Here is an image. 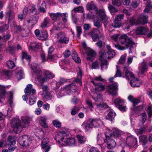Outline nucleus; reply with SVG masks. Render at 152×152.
<instances>
[{
    "mask_svg": "<svg viewBox=\"0 0 152 152\" xmlns=\"http://www.w3.org/2000/svg\"><path fill=\"white\" fill-rule=\"evenodd\" d=\"M69 135L65 132H59L56 135L55 139L60 145L75 146L77 142L74 138L68 137Z\"/></svg>",
    "mask_w": 152,
    "mask_h": 152,
    "instance_id": "obj_1",
    "label": "nucleus"
},
{
    "mask_svg": "<svg viewBox=\"0 0 152 152\" xmlns=\"http://www.w3.org/2000/svg\"><path fill=\"white\" fill-rule=\"evenodd\" d=\"M32 119L29 117L25 116L22 118V124H21L20 121L18 119L13 118L12 119V126L15 134L20 132L22 130L23 128L28 126Z\"/></svg>",
    "mask_w": 152,
    "mask_h": 152,
    "instance_id": "obj_2",
    "label": "nucleus"
},
{
    "mask_svg": "<svg viewBox=\"0 0 152 152\" xmlns=\"http://www.w3.org/2000/svg\"><path fill=\"white\" fill-rule=\"evenodd\" d=\"M120 41L123 46L119 45H115V47L119 50H124L129 48V53H132V50L134 49L133 46L134 42L132 39L124 34L120 37Z\"/></svg>",
    "mask_w": 152,
    "mask_h": 152,
    "instance_id": "obj_3",
    "label": "nucleus"
},
{
    "mask_svg": "<svg viewBox=\"0 0 152 152\" xmlns=\"http://www.w3.org/2000/svg\"><path fill=\"white\" fill-rule=\"evenodd\" d=\"M77 90L74 83H72L67 85L63 88H61L59 91L57 93V96L59 98L66 94H70L75 92Z\"/></svg>",
    "mask_w": 152,
    "mask_h": 152,
    "instance_id": "obj_4",
    "label": "nucleus"
},
{
    "mask_svg": "<svg viewBox=\"0 0 152 152\" xmlns=\"http://www.w3.org/2000/svg\"><path fill=\"white\" fill-rule=\"evenodd\" d=\"M102 122L99 118H90L87 122H83L81 125L82 127L86 131H90L93 127H97L99 126Z\"/></svg>",
    "mask_w": 152,
    "mask_h": 152,
    "instance_id": "obj_5",
    "label": "nucleus"
},
{
    "mask_svg": "<svg viewBox=\"0 0 152 152\" xmlns=\"http://www.w3.org/2000/svg\"><path fill=\"white\" fill-rule=\"evenodd\" d=\"M55 77V75L49 71H47L45 73V76L42 75H38L36 78L39 83L42 84L45 82L48 81L50 79H52Z\"/></svg>",
    "mask_w": 152,
    "mask_h": 152,
    "instance_id": "obj_6",
    "label": "nucleus"
},
{
    "mask_svg": "<svg viewBox=\"0 0 152 152\" xmlns=\"http://www.w3.org/2000/svg\"><path fill=\"white\" fill-rule=\"evenodd\" d=\"M148 17L144 14L141 15L140 18L136 21L135 18H132L129 20V22L132 25L147 23Z\"/></svg>",
    "mask_w": 152,
    "mask_h": 152,
    "instance_id": "obj_7",
    "label": "nucleus"
},
{
    "mask_svg": "<svg viewBox=\"0 0 152 152\" xmlns=\"http://www.w3.org/2000/svg\"><path fill=\"white\" fill-rule=\"evenodd\" d=\"M31 140L28 136L24 135L20 137L18 139V142L23 147L29 146L31 143Z\"/></svg>",
    "mask_w": 152,
    "mask_h": 152,
    "instance_id": "obj_8",
    "label": "nucleus"
},
{
    "mask_svg": "<svg viewBox=\"0 0 152 152\" xmlns=\"http://www.w3.org/2000/svg\"><path fill=\"white\" fill-rule=\"evenodd\" d=\"M108 133V132H105V138L104 139V142L106 143L108 149H112L115 147L116 143L114 140L110 138Z\"/></svg>",
    "mask_w": 152,
    "mask_h": 152,
    "instance_id": "obj_9",
    "label": "nucleus"
},
{
    "mask_svg": "<svg viewBox=\"0 0 152 152\" xmlns=\"http://www.w3.org/2000/svg\"><path fill=\"white\" fill-rule=\"evenodd\" d=\"M34 33L37 37L40 40L44 41L48 39V34L45 30L40 32L39 29H36L34 31Z\"/></svg>",
    "mask_w": 152,
    "mask_h": 152,
    "instance_id": "obj_10",
    "label": "nucleus"
},
{
    "mask_svg": "<svg viewBox=\"0 0 152 152\" xmlns=\"http://www.w3.org/2000/svg\"><path fill=\"white\" fill-rule=\"evenodd\" d=\"M126 144L130 148L135 147L137 143L136 138L134 136L129 135L128 136L126 140Z\"/></svg>",
    "mask_w": 152,
    "mask_h": 152,
    "instance_id": "obj_11",
    "label": "nucleus"
},
{
    "mask_svg": "<svg viewBox=\"0 0 152 152\" xmlns=\"http://www.w3.org/2000/svg\"><path fill=\"white\" fill-rule=\"evenodd\" d=\"M96 12L97 15L101 18L104 26L105 28L107 24L108 21L107 19V17L105 14V11L104 10L100 9L97 11Z\"/></svg>",
    "mask_w": 152,
    "mask_h": 152,
    "instance_id": "obj_12",
    "label": "nucleus"
},
{
    "mask_svg": "<svg viewBox=\"0 0 152 152\" xmlns=\"http://www.w3.org/2000/svg\"><path fill=\"white\" fill-rule=\"evenodd\" d=\"M106 132H108L109 136L110 137H118L121 135L122 132L118 129L113 128L111 130H108Z\"/></svg>",
    "mask_w": 152,
    "mask_h": 152,
    "instance_id": "obj_13",
    "label": "nucleus"
},
{
    "mask_svg": "<svg viewBox=\"0 0 152 152\" xmlns=\"http://www.w3.org/2000/svg\"><path fill=\"white\" fill-rule=\"evenodd\" d=\"M103 31L101 29L98 30L94 28L93 29L92 31L89 34L91 36V37L94 41H96L99 39V34L102 33Z\"/></svg>",
    "mask_w": 152,
    "mask_h": 152,
    "instance_id": "obj_14",
    "label": "nucleus"
},
{
    "mask_svg": "<svg viewBox=\"0 0 152 152\" xmlns=\"http://www.w3.org/2000/svg\"><path fill=\"white\" fill-rule=\"evenodd\" d=\"M118 87L116 83L107 86V91L113 95H115L117 94Z\"/></svg>",
    "mask_w": 152,
    "mask_h": 152,
    "instance_id": "obj_15",
    "label": "nucleus"
},
{
    "mask_svg": "<svg viewBox=\"0 0 152 152\" xmlns=\"http://www.w3.org/2000/svg\"><path fill=\"white\" fill-rule=\"evenodd\" d=\"M123 74L124 76V77H125L127 80H129L130 79L134 78V74L128 70V66L127 67L124 66V68Z\"/></svg>",
    "mask_w": 152,
    "mask_h": 152,
    "instance_id": "obj_16",
    "label": "nucleus"
},
{
    "mask_svg": "<svg viewBox=\"0 0 152 152\" xmlns=\"http://www.w3.org/2000/svg\"><path fill=\"white\" fill-rule=\"evenodd\" d=\"M86 53L88 56L86 58L88 60L93 61L96 56L95 52L90 49L87 48L86 50Z\"/></svg>",
    "mask_w": 152,
    "mask_h": 152,
    "instance_id": "obj_17",
    "label": "nucleus"
},
{
    "mask_svg": "<svg viewBox=\"0 0 152 152\" xmlns=\"http://www.w3.org/2000/svg\"><path fill=\"white\" fill-rule=\"evenodd\" d=\"M31 67L34 72L37 75H40L42 71L39 67V64L36 63H33L31 64Z\"/></svg>",
    "mask_w": 152,
    "mask_h": 152,
    "instance_id": "obj_18",
    "label": "nucleus"
},
{
    "mask_svg": "<svg viewBox=\"0 0 152 152\" xmlns=\"http://www.w3.org/2000/svg\"><path fill=\"white\" fill-rule=\"evenodd\" d=\"M49 139L48 138H45L42 143V148L45 149V152H48L50 149V147L48 145Z\"/></svg>",
    "mask_w": 152,
    "mask_h": 152,
    "instance_id": "obj_19",
    "label": "nucleus"
},
{
    "mask_svg": "<svg viewBox=\"0 0 152 152\" xmlns=\"http://www.w3.org/2000/svg\"><path fill=\"white\" fill-rule=\"evenodd\" d=\"M33 86L31 84H28L25 90V93L28 95H30L32 94H34L36 93V90L32 88Z\"/></svg>",
    "mask_w": 152,
    "mask_h": 152,
    "instance_id": "obj_20",
    "label": "nucleus"
},
{
    "mask_svg": "<svg viewBox=\"0 0 152 152\" xmlns=\"http://www.w3.org/2000/svg\"><path fill=\"white\" fill-rule=\"evenodd\" d=\"M148 30V28L142 26H139L138 27L135 31L136 34H145Z\"/></svg>",
    "mask_w": 152,
    "mask_h": 152,
    "instance_id": "obj_21",
    "label": "nucleus"
},
{
    "mask_svg": "<svg viewBox=\"0 0 152 152\" xmlns=\"http://www.w3.org/2000/svg\"><path fill=\"white\" fill-rule=\"evenodd\" d=\"M82 74V71L80 68H79L77 72V77L75 78V80L76 82L79 83L80 86H81L82 85L81 78Z\"/></svg>",
    "mask_w": 152,
    "mask_h": 152,
    "instance_id": "obj_22",
    "label": "nucleus"
},
{
    "mask_svg": "<svg viewBox=\"0 0 152 152\" xmlns=\"http://www.w3.org/2000/svg\"><path fill=\"white\" fill-rule=\"evenodd\" d=\"M95 86V90L96 91L101 92L104 91L105 88V85L102 83H99L96 85H94Z\"/></svg>",
    "mask_w": 152,
    "mask_h": 152,
    "instance_id": "obj_23",
    "label": "nucleus"
},
{
    "mask_svg": "<svg viewBox=\"0 0 152 152\" xmlns=\"http://www.w3.org/2000/svg\"><path fill=\"white\" fill-rule=\"evenodd\" d=\"M139 80L137 78H135L134 77V78L131 80L129 83L132 87H138L139 86Z\"/></svg>",
    "mask_w": 152,
    "mask_h": 152,
    "instance_id": "obj_24",
    "label": "nucleus"
},
{
    "mask_svg": "<svg viewBox=\"0 0 152 152\" xmlns=\"http://www.w3.org/2000/svg\"><path fill=\"white\" fill-rule=\"evenodd\" d=\"M105 80L102 78L101 76L99 75L97 77H94L93 80L91 81V82L93 83L94 85H96L98 83V81H101L104 82Z\"/></svg>",
    "mask_w": 152,
    "mask_h": 152,
    "instance_id": "obj_25",
    "label": "nucleus"
},
{
    "mask_svg": "<svg viewBox=\"0 0 152 152\" xmlns=\"http://www.w3.org/2000/svg\"><path fill=\"white\" fill-rule=\"evenodd\" d=\"M47 119L45 117H41L39 120V124L40 125L44 128H47L48 127L47 123L46 122Z\"/></svg>",
    "mask_w": 152,
    "mask_h": 152,
    "instance_id": "obj_26",
    "label": "nucleus"
},
{
    "mask_svg": "<svg viewBox=\"0 0 152 152\" xmlns=\"http://www.w3.org/2000/svg\"><path fill=\"white\" fill-rule=\"evenodd\" d=\"M5 17L7 18L8 17V20L9 22L10 21H11L14 18V13L12 11L10 10L8 12H6Z\"/></svg>",
    "mask_w": 152,
    "mask_h": 152,
    "instance_id": "obj_27",
    "label": "nucleus"
},
{
    "mask_svg": "<svg viewBox=\"0 0 152 152\" xmlns=\"http://www.w3.org/2000/svg\"><path fill=\"white\" fill-rule=\"evenodd\" d=\"M5 87L0 85V101L5 98Z\"/></svg>",
    "mask_w": 152,
    "mask_h": 152,
    "instance_id": "obj_28",
    "label": "nucleus"
},
{
    "mask_svg": "<svg viewBox=\"0 0 152 152\" xmlns=\"http://www.w3.org/2000/svg\"><path fill=\"white\" fill-rule=\"evenodd\" d=\"M147 67V64L144 62L141 63L140 64L139 69L142 74H143L146 71Z\"/></svg>",
    "mask_w": 152,
    "mask_h": 152,
    "instance_id": "obj_29",
    "label": "nucleus"
},
{
    "mask_svg": "<svg viewBox=\"0 0 152 152\" xmlns=\"http://www.w3.org/2000/svg\"><path fill=\"white\" fill-rule=\"evenodd\" d=\"M108 106L105 103H104L100 104H96V109L102 110L108 108Z\"/></svg>",
    "mask_w": 152,
    "mask_h": 152,
    "instance_id": "obj_30",
    "label": "nucleus"
},
{
    "mask_svg": "<svg viewBox=\"0 0 152 152\" xmlns=\"http://www.w3.org/2000/svg\"><path fill=\"white\" fill-rule=\"evenodd\" d=\"M104 139L103 138L101 134H98L97 137V144L101 147L102 145L105 143L104 142Z\"/></svg>",
    "mask_w": 152,
    "mask_h": 152,
    "instance_id": "obj_31",
    "label": "nucleus"
},
{
    "mask_svg": "<svg viewBox=\"0 0 152 152\" xmlns=\"http://www.w3.org/2000/svg\"><path fill=\"white\" fill-rule=\"evenodd\" d=\"M129 101L131 102L133 104L134 106L137 105L140 102L139 99H137L134 98L133 96L132 95H129L128 97Z\"/></svg>",
    "mask_w": 152,
    "mask_h": 152,
    "instance_id": "obj_32",
    "label": "nucleus"
},
{
    "mask_svg": "<svg viewBox=\"0 0 152 152\" xmlns=\"http://www.w3.org/2000/svg\"><path fill=\"white\" fill-rule=\"evenodd\" d=\"M116 115V113L113 111H110L106 116V119L111 121H113Z\"/></svg>",
    "mask_w": 152,
    "mask_h": 152,
    "instance_id": "obj_33",
    "label": "nucleus"
},
{
    "mask_svg": "<svg viewBox=\"0 0 152 152\" xmlns=\"http://www.w3.org/2000/svg\"><path fill=\"white\" fill-rule=\"evenodd\" d=\"M28 23L32 24V25H34L37 22V18L36 16H33L31 17L27 20Z\"/></svg>",
    "mask_w": 152,
    "mask_h": 152,
    "instance_id": "obj_34",
    "label": "nucleus"
},
{
    "mask_svg": "<svg viewBox=\"0 0 152 152\" xmlns=\"http://www.w3.org/2000/svg\"><path fill=\"white\" fill-rule=\"evenodd\" d=\"M114 104L116 106L118 107L121 105H123L124 104V101L120 98H117L114 100Z\"/></svg>",
    "mask_w": 152,
    "mask_h": 152,
    "instance_id": "obj_35",
    "label": "nucleus"
},
{
    "mask_svg": "<svg viewBox=\"0 0 152 152\" xmlns=\"http://www.w3.org/2000/svg\"><path fill=\"white\" fill-rule=\"evenodd\" d=\"M50 20L47 18H45L42 23H41L40 27L42 28H45L49 26Z\"/></svg>",
    "mask_w": 152,
    "mask_h": 152,
    "instance_id": "obj_36",
    "label": "nucleus"
},
{
    "mask_svg": "<svg viewBox=\"0 0 152 152\" xmlns=\"http://www.w3.org/2000/svg\"><path fill=\"white\" fill-rule=\"evenodd\" d=\"M59 18L61 17L62 20L64 23H66L67 20L68 13L66 12L61 13L59 12Z\"/></svg>",
    "mask_w": 152,
    "mask_h": 152,
    "instance_id": "obj_37",
    "label": "nucleus"
},
{
    "mask_svg": "<svg viewBox=\"0 0 152 152\" xmlns=\"http://www.w3.org/2000/svg\"><path fill=\"white\" fill-rule=\"evenodd\" d=\"M1 74L6 77H7V79H9L12 75L11 72L6 70H3L1 72Z\"/></svg>",
    "mask_w": 152,
    "mask_h": 152,
    "instance_id": "obj_38",
    "label": "nucleus"
},
{
    "mask_svg": "<svg viewBox=\"0 0 152 152\" xmlns=\"http://www.w3.org/2000/svg\"><path fill=\"white\" fill-rule=\"evenodd\" d=\"M77 137L78 142L80 143H84L86 141V139L84 136L78 135Z\"/></svg>",
    "mask_w": 152,
    "mask_h": 152,
    "instance_id": "obj_39",
    "label": "nucleus"
},
{
    "mask_svg": "<svg viewBox=\"0 0 152 152\" xmlns=\"http://www.w3.org/2000/svg\"><path fill=\"white\" fill-rule=\"evenodd\" d=\"M99 59L101 61L106 59H104V58H107V53H105L104 51L101 50L99 52Z\"/></svg>",
    "mask_w": 152,
    "mask_h": 152,
    "instance_id": "obj_40",
    "label": "nucleus"
},
{
    "mask_svg": "<svg viewBox=\"0 0 152 152\" xmlns=\"http://www.w3.org/2000/svg\"><path fill=\"white\" fill-rule=\"evenodd\" d=\"M72 56L73 59L77 63H80L81 61L78 55L76 53H74L72 54Z\"/></svg>",
    "mask_w": 152,
    "mask_h": 152,
    "instance_id": "obj_41",
    "label": "nucleus"
},
{
    "mask_svg": "<svg viewBox=\"0 0 152 152\" xmlns=\"http://www.w3.org/2000/svg\"><path fill=\"white\" fill-rule=\"evenodd\" d=\"M7 67L10 69H12L15 66L14 62L11 60L7 61L6 63Z\"/></svg>",
    "mask_w": 152,
    "mask_h": 152,
    "instance_id": "obj_42",
    "label": "nucleus"
},
{
    "mask_svg": "<svg viewBox=\"0 0 152 152\" xmlns=\"http://www.w3.org/2000/svg\"><path fill=\"white\" fill-rule=\"evenodd\" d=\"M49 15L50 16L51 19L54 20H56L58 18H59V12L56 13H49Z\"/></svg>",
    "mask_w": 152,
    "mask_h": 152,
    "instance_id": "obj_43",
    "label": "nucleus"
},
{
    "mask_svg": "<svg viewBox=\"0 0 152 152\" xmlns=\"http://www.w3.org/2000/svg\"><path fill=\"white\" fill-rule=\"evenodd\" d=\"M107 53V58L110 59L113 58L115 54V53L114 51L112 50H110L108 51L106 53Z\"/></svg>",
    "mask_w": 152,
    "mask_h": 152,
    "instance_id": "obj_44",
    "label": "nucleus"
},
{
    "mask_svg": "<svg viewBox=\"0 0 152 152\" xmlns=\"http://www.w3.org/2000/svg\"><path fill=\"white\" fill-rule=\"evenodd\" d=\"M94 26L98 28H100V30H102V24L100 23L99 19L97 18V20L95 21L94 23Z\"/></svg>",
    "mask_w": 152,
    "mask_h": 152,
    "instance_id": "obj_45",
    "label": "nucleus"
},
{
    "mask_svg": "<svg viewBox=\"0 0 152 152\" xmlns=\"http://www.w3.org/2000/svg\"><path fill=\"white\" fill-rule=\"evenodd\" d=\"M108 63L107 60L102 61L101 62V66L102 70H103L107 69Z\"/></svg>",
    "mask_w": 152,
    "mask_h": 152,
    "instance_id": "obj_46",
    "label": "nucleus"
},
{
    "mask_svg": "<svg viewBox=\"0 0 152 152\" xmlns=\"http://www.w3.org/2000/svg\"><path fill=\"white\" fill-rule=\"evenodd\" d=\"M86 7L87 9L89 11L93 10L94 11L96 10V7L92 3H88L86 5Z\"/></svg>",
    "mask_w": 152,
    "mask_h": 152,
    "instance_id": "obj_47",
    "label": "nucleus"
},
{
    "mask_svg": "<svg viewBox=\"0 0 152 152\" xmlns=\"http://www.w3.org/2000/svg\"><path fill=\"white\" fill-rule=\"evenodd\" d=\"M92 98L96 102H100L103 100L102 95L101 94H98L96 97H93Z\"/></svg>",
    "mask_w": 152,
    "mask_h": 152,
    "instance_id": "obj_48",
    "label": "nucleus"
},
{
    "mask_svg": "<svg viewBox=\"0 0 152 152\" xmlns=\"http://www.w3.org/2000/svg\"><path fill=\"white\" fill-rule=\"evenodd\" d=\"M120 35L119 34H115L113 35H111L110 36V38L113 41L117 42H118Z\"/></svg>",
    "mask_w": 152,
    "mask_h": 152,
    "instance_id": "obj_49",
    "label": "nucleus"
},
{
    "mask_svg": "<svg viewBox=\"0 0 152 152\" xmlns=\"http://www.w3.org/2000/svg\"><path fill=\"white\" fill-rule=\"evenodd\" d=\"M52 93V92L51 91L47 92L45 94V97L48 100H50L53 98L54 96L53 94H51Z\"/></svg>",
    "mask_w": 152,
    "mask_h": 152,
    "instance_id": "obj_50",
    "label": "nucleus"
},
{
    "mask_svg": "<svg viewBox=\"0 0 152 152\" xmlns=\"http://www.w3.org/2000/svg\"><path fill=\"white\" fill-rule=\"evenodd\" d=\"M36 98L33 95H31L29 98V103L30 105H32L34 104Z\"/></svg>",
    "mask_w": 152,
    "mask_h": 152,
    "instance_id": "obj_51",
    "label": "nucleus"
},
{
    "mask_svg": "<svg viewBox=\"0 0 152 152\" xmlns=\"http://www.w3.org/2000/svg\"><path fill=\"white\" fill-rule=\"evenodd\" d=\"M53 123L54 125L57 128H60L61 126V122L57 120L53 121Z\"/></svg>",
    "mask_w": 152,
    "mask_h": 152,
    "instance_id": "obj_52",
    "label": "nucleus"
},
{
    "mask_svg": "<svg viewBox=\"0 0 152 152\" xmlns=\"http://www.w3.org/2000/svg\"><path fill=\"white\" fill-rule=\"evenodd\" d=\"M8 140V141L10 142V143L8 144V145H14L15 144V141L14 140V138L12 137L9 136Z\"/></svg>",
    "mask_w": 152,
    "mask_h": 152,
    "instance_id": "obj_53",
    "label": "nucleus"
},
{
    "mask_svg": "<svg viewBox=\"0 0 152 152\" xmlns=\"http://www.w3.org/2000/svg\"><path fill=\"white\" fill-rule=\"evenodd\" d=\"M121 25V23L120 22L115 20H114L113 23L112 24V26L114 28L119 27Z\"/></svg>",
    "mask_w": 152,
    "mask_h": 152,
    "instance_id": "obj_54",
    "label": "nucleus"
},
{
    "mask_svg": "<svg viewBox=\"0 0 152 152\" xmlns=\"http://www.w3.org/2000/svg\"><path fill=\"white\" fill-rule=\"evenodd\" d=\"M31 58V57L29 55H27V53L26 52H22V59L23 60L24 59H26L27 60H29Z\"/></svg>",
    "mask_w": 152,
    "mask_h": 152,
    "instance_id": "obj_55",
    "label": "nucleus"
},
{
    "mask_svg": "<svg viewBox=\"0 0 152 152\" xmlns=\"http://www.w3.org/2000/svg\"><path fill=\"white\" fill-rule=\"evenodd\" d=\"M42 92L43 94H46L48 90H50L49 87L47 85H42Z\"/></svg>",
    "mask_w": 152,
    "mask_h": 152,
    "instance_id": "obj_56",
    "label": "nucleus"
},
{
    "mask_svg": "<svg viewBox=\"0 0 152 152\" xmlns=\"http://www.w3.org/2000/svg\"><path fill=\"white\" fill-rule=\"evenodd\" d=\"M45 8V3L44 1H43L39 8L40 11L43 13L45 12H46Z\"/></svg>",
    "mask_w": 152,
    "mask_h": 152,
    "instance_id": "obj_57",
    "label": "nucleus"
},
{
    "mask_svg": "<svg viewBox=\"0 0 152 152\" xmlns=\"http://www.w3.org/2000/svg\"><path fill=\"white\" fill-rule=\"evenodd\" d=\"M108 9L110 12L112 13H114L118 12L117 10L113 6L110 5H109Z\"/></svg>",
    "mask_w": 152,
    "mask_h": 152,
    "instance_id": "obj_58",
    "label": "nucleus"
},
{
    "mask_svg": "<svg viewBox=\"0 0 152 152\" xmlns=\"http://www.w3.org/2000/svg\"><path fill=\"white\" fill-rule=\"evenodd\" d=\"M58 41L61 43L67 44L69 42V39L65 36L61 39H58Z\"/></svg>",
    "mask_w": 152,
    "mask_h": 152,
    "instance_id": "obj_59",
    "label": "nucleus"
},
{
    "mask_svg": "<svg viewBox=\"0 0 152 152\" xmlns=\"http://www.w3.org/2000/svg\"><path fill=\"white\" fill-rule=\"evenodd\" d=\"M124 17V15L123 14L118 15L115 16V20L120 22L123 19Z\"/></svg>",
    "mask_w": 152,
    "mask_h": 152,
    "instance_id": "obj_60",
    "label": "nucleus"
},
{
    "mask_svg": "<svg viewBox=\"0 0 152 152\" xmlns=\"http://www.w3.org/2000/svg\"><path fill=\"white\" fill-rule=\"evenodd\" d=\"M79 108L76 107H74L72 109L71 114L72 115H75L79 111Z\"/></svg>",
    "mask_w": 152,
    "mask_h": 152,
    "instance_id": "obj_61",
    "label": "nucleus"
},
{
    "mask_svg": "<svg viewBox=\"0 0 152 152\" xmlns=\"http://www.w3.org/2000/svg\"><path fill=\"white\" fill-rule=\"evenodd\" d=\"M139 138L141 142L144 143H145L146 142L147 138L145 135H142L140 136Z\"/></svg>",
    "mask_w": 152,
    "mask_h": 152,
    "instance_id": "obj_62",
    "label": "nucleus"
},
{
    "mask_svg": "<svg viewBox=\"0 0 152 152\" xmlns=\"http://www.w3.org/2000/svg\"><path fill=\"white\" fill-rule=\"evenodd\" d=\"M92 69H98L99 68V63L97 61H95L92 63Z\"/></svg>",
    "mask_w": 152,
    "mask_h": 152,
    "instance_id": "obj_63",
    "label": "nucleus"
},
{
    "mask_svg": "<svg viewBox=\"0 0 152 152\" xmlns=\"http://www.w3.org/2000/svg\"><path fill=\"white\" fill-rule=\"evenodd\" d=\"M113 4L115 6H119L121 4V0H112Z\"/></svg>",
    "mask_w": 152,
    "mask_h": 152,
    "instance_id": "obj_64",
    "label": "nucleus"
}]
</instances>
